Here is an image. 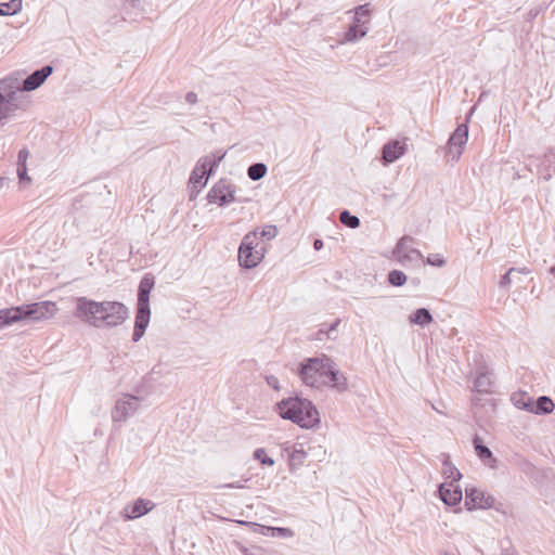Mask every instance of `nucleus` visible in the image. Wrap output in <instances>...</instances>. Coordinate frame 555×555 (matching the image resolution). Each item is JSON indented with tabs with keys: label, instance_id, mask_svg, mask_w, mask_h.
I'll return each instance as SVG.
<instances>
[{
	"label": "nucleus",
	"instance_id": "obj_1",
	"mask_svg": "<svg viewBox=\"0 0 555 555\" xmlns=\"http://www.w3.org/2000/svg\"><path fill=\"white\" fill-rule=\"evenodd\" d=\"M74 315L96 328L119 326L129 318V309L119 301H95L85 296L76 298Z\"/></svg>",
	"mask_w": 555,
	"mask_h": 555
},
{
	"label": "nucleus",
	"instance_id": "obj_2",
	"mask_svg": "<svg viewBox=\"0 0 555 555\" xmlns=\"http://www.w3.org/2000/svg\"><path fill=\"white\" fill-rule=\"evenodd\" d=\"M276 411L284 420H289L301 428H313L320 424V414L308 399L289 397L276 403Z\"/></svg>",
	"mask_w": 555,
	"mask_h": 555
},
{
	"label": "nucleus",
	"instance_id": "obj_3",
	"mask_svg": "<svg viewBox=\"0 0 555 555\" xmlns=\"http://www.w3.org/2000/svg\"><path fill=\"white\" fill-rule=\"evenodd\" d=\"M155 285V278L151 273L144 274L139 284L138 289V304L137 314L134 321V328L132 340L139 341L144 335L146 327L150 323L151 308H150V294Z\"/></svg>",
	"mask_w": 555,
	"mask_h": 555
},
{
	"label": "nucleus",
	"instance_id": "obj_4",
	"mask_svg": "<svg viewBox=\"0 0 555 555\" xmlns=\"http://www.w3.org/2000/svg\"><path fill=\"white\" fill-rule=\"evenodd\" d=\"M325 359H328V357L326 354H322L320 357L307 358L300 362L298 375L305 385L313 388L323 387Z\"/></svg>",
	"mask_w": 555,
	"mask_h": 555
},
{
	"label": "nucleus",
	"instance_id": "obj_5",
	"mask_svg": "<svg viewBox=\"0 0 555 555\" xmlns=\"http://www.w3.org/2000/svg\"><path fill=\"white\" fill-rule=\"evenodd\" d=\"M257 246V231H251L244 235L238 247V262L242 268L253 269L261 262L263 254L261 251L256 250Z\"/></svg>",
	"mask_w": 555,
	"mask_h": 555
},
{
	"label": "nucleus",
	"instance_id": "obj_6",
	"mask_svg": "<svg viewBox=\"0 0 555 555\" xmlns=\"http://www.w3.org/2000/svg\"><path fill=\"white\" fill-rule=\"evenodd\" d=\"M22 321H41L55 315L57 307L53 301H38L20 306Z\"/></svg>",
	"mask_w": 555,
	"mask_h": 555
},
{
	"label": "nucleus",
	"instance_id": "obj_7",
	"mask_svg": "<svg viewBox=\"0 0 555 555\" xmlns=\"http://www.w3.org/2000/svg\"><path fill=\"white\" fill-rule=\"evenodd\" d=\"M468 140V126L460 125L448 140L444 157L448 163H456L460 160L463 149Z\"/></svg>",
	"mask_w": 555,
	"mask_h": 555
},
{
	"label": "nucleus",
	"instance_id": "obj_8",
	"mask_svg": "<svg viewBox=\"0 0 555 555\" xmlns=\"http://www.w3.org/2000/svg\"><path fill=\"white\" fill-rule=\"evenodd\" d=\"M207 199L209 203H216L219 206L236 202L235 188L230 181L221 179L210 189Z\"/></svg>",
	"mask_w": 555,
	"mask_h": 555
},
{
	"label": "nucleus",
	"instance_id": "obj_9",
	"mask_svg": "<svg viewBox=\"0 0 555 555\" xmlns=\"http://www.w3.org/2000/svg\"><path fill=\"white\" fill-rule=\"evenodd\" d=\"M141 399L132 395H124L119 398L112 411L114 422H124L132 416L140 408Z\"/></svg>",
	"mask_w": 555,
	"mask_h": 555
},
{
	"label": "nucleus",
	"instance_id": "obj_10",
	"mask_svg": "<svg viewBox=\"0 0 555 555\" xmlns=\"http://www.w3.org/2000/svg\"><path fill=\"white\" fill-rule=\"evenodd\" d=\"M323 375V387H328L338 392H344L348 389L347 377L336 367V364L330 357L328 359H325V370Z\"/></svg>",
	"mask_w": 555,
	"mask_h": 555
},
{
	"label": "nucleus",
	"instance_id": "obj_11",
	"mask_svg": "<svg viewBox=\"0 0 555 555\" xmlns=\"http://www.w3.org/2000/svg\"><path fill=\"white\" fill-rule=\"evenodd\" d=\"M465 504L468 509L493 508L495 505V498L477 488H466Z\"/></svg>",
	"mask_w": 555,
	"mask_h": 555
},
{
	"label": "nucleus",
	"instance_id": "obj_12",
	"mask_svg": "<svg viewBox=\"0 0 555 555\" xmlns=\"http://www.w3.org/2000/svg\"><path fill=\"white\" fill-rule=\"evenodd\" d=\"M208 163L209 156H203L202 158L198 159L189 180V183L192 185L193 189L201 190L206 185L208 177L211 175L209 173Z\"/></svg>",
	"mask_w": 555,
	"mask_h": 555
},
{
	"label": "nucleus",
	"instance_id": "obj_13",
	"mask_svg": "<svg viewBox=\"0 0 555 555\" xmlns=\"http://www.w3.org/2000/svg\"><path fill=\"white\" fill-rule=\"evenodd\" d=\"M405 141L390 140L382 149V159L385 165L391 164L406 152Z\"/></svg>",
	"mask_w": 555,
	"mask_h": 555
},
{
	"label": "nucleus",
	"instance_id": "obj_14",
	"mask_svg": "<svg viewBox=\"0 0 555 555\" xmlns=\"http://www.w3.org/2000/svg\"><path fill=\"white\" fill-rule=\"evenodd\" d=\"M409 242H413V237L404 235L398 241L393 251L396 258L402 263L414 259H423V254L418 249L406 246Z\"/></svg>",
	"mask_w": 555,
	"mask_h": 555
},
{
	"label": "nucleus",
	"instance_id": "obj_15",
	"mask_svg": "<svg viewBox=\"0 0 555 555\" xmlns=\"http://www.w3.org/2000/svg\"><path fill=\"white\" fill-rule=\"evenodd\" d=\"M52 73L53 66L51 65H44L41 68L36 69L24 79L22 90L34 91L38 89Z\"/></svg>",
	"mask_w": 555,
	"mask_h": 555
},
{
	"label": "nucleus",
	"instance_id": "obj_16",
	"mask_svg": "<svg viewBox=\"0 0 555 555\" xmlns=\"http://www.w3.org/2000/svg\"><path fill=\"white\" fill-rule=\"evenodd\" d=\"M154 506L155 504L152 501L140 498L135 500L132 505H127L122 509L121 515L126 519L139 518L152 511Z\"/></svg>",
	"mask_w": 555,
	"mask_h": 555
},
{
	"label": "nucleus",
	"instance_id": "obj_17",
	"mask_svg": "<svg viewBox=\"0 0 555 555\" xmlns=\"http://www.w3.org/2000/svg\"><path fill=\"white\" fill-rule=\"evenodd\" d=\"M439 494L444 504L454 506L462 500V490L454 482H444L439 487Z\"/></svg>",
	"mask_w": 555,
	"mask_h": 555
},
{
	"label": "nucleus",
	"instance_id": "obj_18",
	"mask_svg": "<svg viewBox=\"0 0 555 555\" xmlns=\"http://www.w3.org/2000/svg\"><path fill=\"white\" fill-rule=\"evenodd\" d=\"M22 321L20 306L0 310V330Z\"/></svg>",
	"mask_w": 555,
	"mask_h": 555
},
{
	"label": "nucleus",
	"instance_id": "obj_19",
	"mask_svg": "<svg viewBox=\"0 0 555 555\" xmlns=\"http://www.w3.org/2000/svg\"><path fill=\"white\" fill-rule=\"evenodd\" d=\"M555 404L553 400L547 396H540L537 400L532 401V408L530 413L538 415L550 414L553 412Z\"/></svg>",
	"mask_w": 555,
	"mask_h": 555
},
{
	"label": "nucleus",
	"instance_id": "obj_20",
	"mask_svg": "<svg viewBox=\"0 0 555 555\" xmlns=\"http://www.w3.org/2000/svg\"><path fill=\"white\" fill-rule=\"evenodd\" d=\"M18 90L17 79L13 77L0 79V96L16 100V93Z\"/></svg>",
	"mask_w": 555,
	"mask_h": 555
},
{
	"label": "nucleus",
	"instance_id": "obj_21",
	"mask_svg": "<svg viewBox=\"0 0 555 555\" xmlns=\"http://www.w3.org/2000/svg\"><path fill=\"white\" fill-rule=\"evenodd\" d=\"M369 31L366 25H350L344 35L343 42H357Z\"/></svg>",
	"mask_w": 555,
	"mask_h": 555
},
{
	"label": "nucleus",
	"instance_id": "obj_22",
	"mask_svg": "<svg viewBox=\"0 0 555 555\" xmlns=\"http://www.w3.org/2000/svg\"><path fill=\"white\" fill-rule=\"evenodd\" d=\"M409 321L411 324L426 326V325L430 324L434 321V319L428 309L418 308L413 313H411L409 315Z\"/></svg>",
	"mask_w": 555,
	"mask_h": 555
},
{
	"label": "nucleus",
	"instance_id": "obj_23",
	"mask_svg": "<svg viewBox=\"0 0 555 555\" xmlns=\"http://www.w3.org/2000/svg\"><path fill=\"white\" fill-rule=\"evenodd\" d=\"M307 453L301 444H295L288 455L291 470L298 469L306 461Z\"/></svg>",
	"mask_w": 555,
	"mask_h": 555
},
{
	"label": "nucleus",
	"instance_id": "obj_24",
	"mask_svg": "<svg viewBox=\"0 0 555 555\" xmlns=\"http://www.w3.org/2000/svg\"><path fill=\"white\" fill-rule=\"evenodd\" d=\"M240 524L243 525H251L256 527H260V532L264 535L270 534L271 537H282V538H288L293 535V531L288 528H281V527H264L260 526L258 524L254 522H246V521H240Z\"/></svg>",
	"mask_w": 555,
	"mask_h": 555
},
{
	"label": "nucleus",
	"instance_id": "obj_25",
	"mask_svg": "<svg viewBox=\"0 0 555 555\" xmlns=\"http://www.w3.org/2000/svg\"><path fill=\"white\" fill-rule=\"evenodd\" d=\"M491 386H492L491 373H489L487 371L479 372L474 382V389L478 392H490Z\"/></svg>",
	"mask_w": 555,
	"mask_h": 555
},
{
	"label": "nucleus",
	"instance_id": "obj_26",
	"mask_svg": "<svg viewBox=\"0 0 555 555\" xmlns=\"http://www.w3.org/2000/svg\"><path fill=\"white\" fill-rule=\"evenodd\" d=\"M512 403L519 410L531 411L533 398L527 392H514L511 396Z\"/></svg>",
	"mask_w": 555,
	"mask_h": 555
},
{
	"label": "nucleus",
	"instance_id": "obj_27",
	"mask_svg": "<svg viewBox=\"0 0 555 555\" xmlns=\"http://www.w3.org/2000/svg\"><path fill=\"white\" fill-rule=\"evenodd\" d=\"M442 474L446 479H450V482L459 481L462 478L460 470L453 465L449 456L442 463Z\"/></svg>",
	"mask_w": 555,
	"mask_h": 555
},
{
	"label": "nucleus",
	"instance_id": "obj_28",
	"mask_svg": "<svg viewBox=\"0 0 555 555\" xmlns=\"http://www.w3.org/2000/svg\"><path fill=\"white\" fill-rule=\"evenodd\" d=\"M17 108L16 100L0 96V121L10 117Z\"/></svg>",
	"mask_w": 555,
	"mask_h": 555
},
{
	"label": "nucleus",
	"instance_id": "obj_29",
	"mask_svg": "<svg viewBox=\"0 0 555 555\" xmlns=\"http://www.w3.org/2000/svg\"><path fill=\"white\" fill-rule=\"evenodd\" d=\"M339 323H340V320L337 319L334 323H332L328 326L326 324H322L321 328L315 334V339L323 340L324 337H326L328 339H335L336 336H334L333 333L336 332V328H337Z\"/></svg>",
	"mask_w": 555,
	"mask_h": 555
},
{
	"label": "nucleus",
	"instance_id": "obj_30",
	"mask_svg": "<svg viewBox=\"0 0 555 555\" xmlns=\"http://www.w3.org/2000/svg\"><path fill=\"white\" fill-rule=\"evenodd\" d=\"M22 0H11L0 3V16L13 15L21 11Z\"/></svg>",
	"mask_w": 555,
	"mask_h": 555
},
{
	"label": "nucleus",
	"instance_id": "obj_31",
	"mask_svg": "<svg viewBox=\"0 0 555 555\" xmlns=\"http://www.w3.org/2000/svg\"><path fill=\"white\" fill-rule=\"evenodd\" d=\"M267 173V166L263 163H255L247 169V176L253 181L262 179Z\"/></svg>",
	"mask_w": 555,
	"mask_h": 555
},
{
	"label": "nucleus",
	"instance_id": "obj_32",
	"mask_svg": "<svg viewBox=\"0 0 555 555\" xmlns=\"http://www.w3.org/2000/svg\"><path fill=\"white\" fill-rule=\"evenodd\" d=\"M473 442L475 451L480 460L486 461L492 459L491 450L482 443V440L478 436H475Z\"/></svg>",
	"mask_w": 555,
	"mask_h": 555
},
{
	"label": "nucleus",
	"instance_id": "obj_33",
	"mask_svg": "<svg viewBox=\"0 0 555 555\" xmlns=\"http://www.w3.org/2000/svg\"><path fill=\"white\" fill-rule=\"evenodd\" d=\"M340 222L350 228V229H357L360 225V219L351 215L348 210H343L339 215Z\"/></svg>",
	"mask_w": 555,
	"mask_h": 555
},
{
	"label": "nucleus",
	"instance_id": "obj_34",
	"mask_svg": "<svg viewBox=\"0 0 555 555\" xmlns=\"http://www.w3.org/2000/svg\"><path fill=\"white\" fill-rule=\"evenodd\" d=\"M388 281L393 286H402L406 282V275L399 270H392L388 273Z\"/></svg>",
	"mask_w": 555,
	"mask_h": 555
},
{
	"label": "nucleus",
	"instance_id": "obj_35",
	"mask_svg": "<svg viewBox=\"0 0 555 555\" xmlns=\"http://www.w3.org/2000/svg\"><path fill=\"white\" fill-rule=\"evenodd\" d=\"M225 155H227V152L225 151H221V150L216 151L214 153V159L209 158V163H208L209 173H214L215 169L223 160Z\"/></svg>",
	"mask_w": 555,
	"mask_h": 555
},
{
	"label": "nucleus",
	"instance_id": "obj_36",
	"mask_svg": "<svg viewBox=\"0 0 555 555\" xmlns=\"http://www.w3.org/2000/svg\"><path fill=\"white\" fill-rule=\"evenodd\" d=\"M254 459H256L257 461H260L263 465H267V466L274 465V460L267 455L263 448H258L255 450Z\"/></svg>",
	"mask_w": 555,
	"mask_h": 555
},
{
	"label": "nucleus",
	"instance_id": "obj_37",
	"mask_svg": "<svg viewBox=\"0 0 555 555\" xmlns=\"http://www.w3.org/2000/svg\"><path fill=\"white\" fill-rule=\"evenodd\" d=\"M278 235V228L273 224H268L266 225L261 232H260V236L261 237H264L267 240H272L274 238L275 236Z\"/></svg>",
	"mask_w": 555,
	"mask_h": 555
},
{
	"label": "nucleus",
	"instance_id": "obj_38",
	"mask_svg": "<svg viewBox=\"0 0 555 555\" xmlns=\"http://www.w3.org/2000/svg\"><path fill=\"white\" fill-rule=\"evenodd\" d=\"M427 263L434 267L441 268L446 264V260L442 259L439 254H434L427 257Z\"/></svg>",
	"mask_w": 555,
	"mask_h": 555
},
{
	"label": "nucleus",
	"instance_id": "obj_39",
	"mask_svg": "<svg viewBox=\"0 0 555 555\" xmlns=\"http://www.w3.org/2000/svg\"><path fill=\"white\" fill-rule=\"evenodd\" d=\"M354 11V14L356 15H359L360 17H369L370 15V4L369 3H365V4H361V5H358L353 9Z\"/></svg>",
	"mask_w": 555,
	"mask_h": 555
},
{
	"label": "nucleus",
	"instance_id": "obj_40",
	"mask_svg": "<svg viewBox=\"0 0 555 555\" xmlns=\"http://www.w3.org/2000/svg\"><path fill=\"white\" fill-rule=\"evenodd\" d=\"M516 272V268H511L500 280V287H507L511 284V275Z\"/></svg>",
	"mask_w": 555,
	"mask_h": 555
},
{
	"label": "nucleus",
	"instance_id": "obj_41",
	"mask_svg": "<svg viewBox=\"0 0 555 555\" xmlns=\"http://www.w3.org/2000/svg\"><path fill=\"white\" fill-rule=\"evenodd\" d=\"M29 151L27 149L20 150L17 155V166H26Z\"/></svg>",
	"mask_w": 555,
	"mask_h": 555
},
{
	"label": "nucleus",
	"instance_id": "obj_42",
	"mask_svg": "<svg viewBox=\"0 0 555 555\" xmlns=\"http://www.w3.org/2000/svg\"><path fill=\"white\" fill-rule=\"evenodd\" d=\"M17 177L20 182L30 181V178L27 176V167L26 166H17Z\"/></svg>",
	"mask_w": 555,
	"mask_h": 555
},
{
	"label": "nucleus",
	"instance_id": "obj_43",
	"mask_svg": "<svg viewBox=\"0 0 555 555\" xmlns=\"http://www.w3.org/2000/svg\"><path fill=\"white\" fill-rule=\"evenodd\" d=\"M267 384L275 390H280L279 378L274 375H270L266 377Z\"/></svg>",
	"mask_w": 555,
	"mask_h": 555
},
{
	"label": "nucleus",
	"instance_id": "obj_44",
	"mask_svg": "<svg viewBox=\"0 0 555 555\" xmlns=\"http://www.w3.org/2000/svg\"><path fill=\"white\" fill-rule=\"evenodd\" d=\"M185 101L190 104H195L197 102V94L193 91L188 92L185 95Z\"/></svg>",
	"mask_w": 555,
	"mask_h": 555
},
{
	"label": "nucleus",
	"instance_id": "obj_45",
	"mask_svg": "<svg viewBox=\"0 0 555 555\" xmlns=\"http://www.w3.org/2000/svg\"><path fill=\"white\" fill-rule=\"evenodd\" d=\"M367 23H369V18L363 20L359 15L354 14L352 25H366L367 26Z\"/></svg>",
	"mask_w": 555,
	"mask_h": 555
},
{
	"label": "nucleus",
	"instance_id": "obj_46",
	"mask_svg": "<svg viewBox=\"0 0 555 555\" xmlns=\"http://www.w3.org/2000/svg\"><path fill=\"white\" fill-rule=\"evenodd\" d=\"M313 248H314L315 250H320V249H322V248H323V241H322V240H320V238L314 240V242H313Z\"/></svg>",
	"mask_w": 555,
	"mask_h": 555
},
{
	"label": "nucleus",
	"instance_id": "obj_47",
	"mask_svg": "<svg viewBox=\"0 0 555 555\" xmlns=\"http://www.w3.org/2000/svg\"><path fill=\"white\" fill-rule=\"evenodd\" d=\"M539 10L538 9H531L528 13V20H533L538 16L539 14Z\"/></svg>",
	"mask_w": 555,
	"mask_h": 555
},
{
	"label": "nucleus",
	"instance_id": "obj_48",
	"mask_svg": "<svg viewBox=\"0 0 555 555\" xmlns=\"http://www.w3.org/2000/svg\"><path fill=\"white\" fill-rule=\"evenodd\" d=\"M223 487H225V488H242L243 486L240 482H232V483L224 485Z\"/></svg>",
	"mask_w": 555,
	"mask_h": 555
},
{
	"label": "nucleus",
	"instance_id": "obj_49",
	"mask_svg": "<svg viewBox=\"0 0 555 555\" xmlns=\"http://www.w3.org/2000/svg\"><path fill=\"white\" fill-rule=\"evenodd\" d=\"M516 272L522 273V274H528L530 271L528 268H520V269H516Z\"/></svg>",
	"mask_w": 555,
	"mask_h": 555
},
{
	"label": "nucleus",
	"instance_id": "obj_50",
	"mask_svg": "<svg viewBox=\"0 0 555 555\" xmlns=\"http://www.w3.org/2000/svg\"><path fill=\"white\" fill-rule=\"evenodd\" d=\"M551 273H552L553 275H555V266H553V267L551 268Z\"/></svg>",
	"mask_w": 555,
	"mask_h": 555
}]
</instances>
